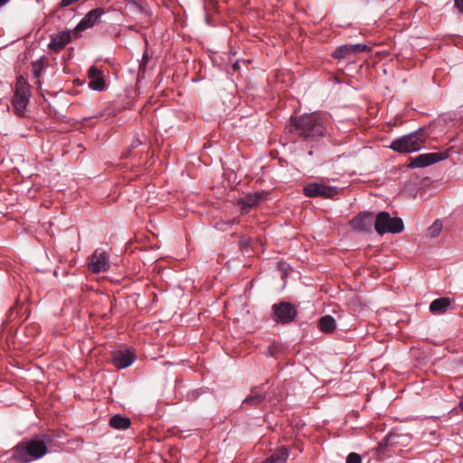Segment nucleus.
<instances>
[{
	"mask_svg": "<svg viewBox=\"0 0 463 463\" xmlns=\"http://www.w3.org/2000/svg\"><path fill=\"white\" fill-rule=\"evenodd\" d=\"M66 221V217L64 215H61L59 217H55L52 222H50V227L54 229H60L58 226H56V223H61Z\"/></svg>",
	"mask_w": 463,
	"mask_h": 463,
	"instance_id": "nucleus-26",
	"label": "nucleus"
},
{
	"mask_svg": "<svg viewBox=\"0 0 463 463\" xmlns=\"http://www.w3.org/2000/svg\"><path fill=\"white\" fill-rule=\"evenodd\" d=\"M110 261L108 250L104 248H97L89 257L88 269L95 274L106 272L109 269Z\"/></svg>",
	"mask_w": 463,
	"mask_h": 463,
	"instance_id": "nucleus-6",
	"label": "nucleus"
},
{
	"mask_svg": "<svg viewBox=\"0 0 463 463\" xmlns=\"http://www.w3.org/2000/svg\"><path fill=\"white\" fill-rule=\"evenodd\" d=\"M455 7L461 13H463V0H454Z\"/></svg>",
	"mask_w": 463,
	"mask_h": 463,
	"instance_id": "nucleus-28",
	"label": "nucleus"
},
{
	"mask_svg": "<svg viewBox=\"0 0 463 463\" xmlns=\"http://www.w3.org/2000/svg\"><path fill=\"white\" fill-rule=\"evenodd\" d=\"M104 12L102 9L96 8L90 10L87 13L84 17L80 21V23L74 28L75 32H83L89 28L93 27L99 19L103 15Z\"/></svg>",
	"mask_w": 463,
	"mask_h": 463,
	"instance_id": "nucleus-10",
	"label": "nucleus"
},
{
	"mask_svg": "<svg viewBox=\"0 0 463 463\" xmlns=\"http://www.w3.org/2000/svg\"><path fill=\"white\" fill-rule=\"evenodd\" d=\"M447 158V155L441 153L420 154L411 160L409 167L419 168L431 165Z\"/></svg>",
	"mask_w": 463,
	"mask_h": 463,
	"instance_id": "nucleus-9",
	"label": "nucleus"
},
{
	"mask_svg": "<svg viewBox=\"0 0 463 463\" xmlns=\"http://www.w3.org/2000/svg\"><path fill=\"white\" fill-rule=\"evenodd\" d=\"M30 97L31 90L29 84L23 76H19L16 80L15 91L12 102L13 108L18 116H25Z\"/></svg>",
	"mask_w": 463,
	"mask_h": 463,
	"instance_id": "nucleus-4",
	"label": "nucleus"
},
{
	"mask_svg": "<svg viewBox=\"0 0 463 463\" xmlns=\"http://www.w3.org/2000/svg\"><path fill=\"white\" fill-rule=\"evenodd\" d=\"M10 0H0V8L5 5Z\"/></svg>",
	"mask_w": 463,
	"mask_h": 463,
	"instance_id": "nucleus-30",
	"label": "nucleus"
},
{
	"mask_svg": "<svg viewBox=\"0 0 463 463\" xmlns=\"http://www.w3.org/2000/svg\"><path fill=\"white\" fill-rule=\"evenodd\" d=\"M373 222V213H362L352 220V225L355 232H369Z\"/></svg>",
	"mask_w": 463,
	"mask_h": 463,
	"instance_id": "nucleus-14",
	"label": "nucleus"
},
{
	"mask_svg": "<svg viewBox=\"0 0 463 463\" xmlns=\"http://www.w3.org/2000/svg\"><path fill=\"white\" fill-rule=\"evenodd\" d=\"M288 457V449L282 447L277 452L270 455L268 458H266L263 463H285Z\"/></svg>",
	"mask_w": 463,
	"mask_h": 463,
	"instance_id": "nucleus-19",
	"label": "nucleus"
},
{
	"mask_svg": "<svg viewBox=\"0 0 463 463\" xmlns=\"http://www.w3.org/2000/svg\"><path fill=\"white\" fill-rule=\"evenodd\" d=\"M148 61V55L146 52H145L142 56V62H141V65H145Z\"/></svg>",
	"mask_w": 463,
	"mask_h": 463,
	"instance_id": "nucleus-29",
	"label": "nucleus"
},
{
	"mask_svg": "<svg viewBox=\"0 0 463 463\" xmlns=\"http://www.w3.org/2000/svg\"><path fill=\"white\" fill-rule=\"evenodd\" d=\"M272 309L275 320L282 324L292 322L298 315L296 307L288 302L275 304Z\"/></svg>",
	"mask_w": 463,
	"mask_h": 463,
	"instance_id": "nucleus-7",
	"label": "nucleus"
},
{
	"mask_svg": "<svg viewBox=\"0 0 463 463\" xmlns=\"http://www.w3.org/2000/svg\"><path fill=\"white\" fill-rule=\"evenodd\" d=\"M88 76H89L90 80H94V79H98L99 77H102L103 73H102V71L99 68H97L95 66H91L89 69Z\"/></svg>",
	"mask_w": 463,
	"mask_h": 463,
	"instance_id": "nucleus-23",
	"label": "nucleus"
},
{
	"mask_svg": "<svg viewBox=\"0 0 463 463\" xmlns=\"http://www.w3.org/2000/svg\"><path fill=\"white\" fill-rule=\"evenodd\" d=\"M135 358V354L129 349L118 350L113 354L112 362L118 369H124L131 365Z\"/></svg>",
	"mask_w": 463,
	"mask_h": 463,
	"instance_id": "nucleus-11",
	"label": "nucleus"
},
{
	"mask_svg": "<svg viewBox=\"0 0 463 463\" xmlns=\"http://www.w3.org/2000/svg\"><path fill=\"white\" fill-rule=\"evenodd\" d=\"M425 140V132L422 129H418L394 138L389 148L399 153H415L423 147Z\"/></svg>",
	"mask_w": 463,
	"mask_h": 463,
	"instance_id": "nucleus-3",
	"label": "nucleus"
},
{
	"mask_svg": "<svg viewBox=\"0 0 463 463\" xmlns=\"http://www.w3.org/2000/svg\"><path fill=\"white\" fill-rule=\"evenodd\" d=\"M265 394L259 390L252 389L251 393L243 400V403L250 406L259 405L265 400Z\"/></svg>",
	"mask_w": 463,
	"mask_h": 463,
	"instance_id": "nucleus-20",
	"label": "nucleus"
},
{
	"mask_svg": "<svg viewBox=\"0 0 463 463\" xmlns=\"http://www.w3.org/2000/svg\"><path fill=\"white\" fill-rule=\"evenodd\" d=\"M263 199L264 196L260 193L248 194L240 200V203L241 204L242 210H246L256 206L263 201Z\"/></svg>",
	"mask_w": 463,
	"mask_h": 463,
	"instance_id": "nucleus-15",
	"label": "nucleus"
},
{
	"mask_svg": "<svg viewBox=\"0 0 463 463\" xmlns=\"http://www.w3.org/2000/svg\"><path fill=\"white\" fill-rule=\"evenodd\" d=\"M105 79L104 77H99L98 79L90 80L89 81V88L95 91H101L105 88Z\"/></svg>",
	"mask_w": 463,
	"mask_h": 463,
	"instance_id": "nucleus-21",
	"label": "nucleus"
},
{
	"mask_svg": "<svg viewBox=\"0 0 463 463\" xmlns=\"http://www.w3.org/2000/svg\"><path fill=\"white\" fill-rule=\"evenodd\" d=\"M403 229V221L400 217H391L387 212H380L375 217L374 230L377 232H397Z\"/></svg>",
	"mask_w": 463,
	"mask_h": 463,
	"instance_id": "nucleus-5",
	"label": "nucleus"
},
{
	"mask_svg": "<svg viewBox=\"0 0 463 463\" xmlns=\"http://www.w3.org/2000/svg\"><path fill=\"white\" fill-rule=\"evenodd\" d=\"M327 115L325 113H307L291 118L289 131L304 137L317 138L324 136Z\"/></svg>",
	"mask_w": 463,
	"mask_h": 463,
	"instance_id": "nucleus-2",
	"label": "nucleus"
},
{
	"mask_svg": "<svg viewBox=\"0 0 463 463\" xmlns=\"http://www.w3.org/2000/svg\"><path fill=\"white\" fill-rule=\"evenodd\" d=\"M51 441V436L46 434L36 435L31 439H24L12 449V458L20 463L35 461L47 454L48 445Z\"/></svg>",
	"mask_w": 463,
	"mask_h": 463,
	"instance_id": "nucleus-1",
	"label": "nucleus"
},
{
	"mask_svg": "<svg viewBox=\"0 0 463 463\" xmlns=\"http://www.w3.org/2000/svg\"><path fill=\"white\" fill-rule=\"evenodd\" d=\"M459 405H460L461 410L463 411V395H462Z\"/></svg>",
	"mask_w": 463,
	"mask_h": 463,
	"instance_id": "nucleus-31",
	"label": "nucleus"
},
{
	"mask_svg": "<svg viewBox=\"0 0 463 463\" xmlns=\"http://www.w3.org/2000/svg\"><path fill=\"white\" fill-rule=\"evenodd\" d=\"M443 229V224L440 220L437 219L430 227L429 232H441Z\"/></svg>",
	"mask_w": 463,
	"mask_h": 463,
	"instance_id": "nucleus-24",
	"label": "nucleus"
},
{
	"mask_svg": "<svg viewBox=\"0 0 463 463\" xmlns=\"http://www.w3.org/2000/svg\"><path fill=\"white\" fill-rule=\"evenodd\" d=\"M318 327L324 333H332L335 329V320L329 315L323 316L318 320Z\"/></svg>",
	"mask_w": 463,
	"mask_h": 463,
	"instance_id": "nucleus-17",
	"label": "nucleus"
},
{
	"mask_svg": "<svg viewBox=\"0 0 463 463\" xmlns=\"http://www.w3.org/2000/svg\"><path fill=\"white\" fill-rule=\"evenodd\" d=\"M450 302L449 298H436L430 303V311L437 314L443 313L449 307Z\"/></svg>",
	"mask_w": 463,
	"mask_h": 463,
	"instance_id": "nucleus-16",
	"label": "nucleus"
},
{
	"mask_svg": "<svg viewBox=\"0 0 463 463\" xmlns=\"http://www.w3.org/2000/svg\"><path fill=\"white\" fill-rule=\"evenodd\" d=\"M303 192L307 197L324 196L332 198L337 194L338 189L334 186H327L322 183H309L305 185Z\"/></svg>",
	"mask_w": 463,
	"mask_h": 463,
	"instance_id": "nucleus-8",
	"label": "nucleus"
},
{
	"mask_svg": "<svg viewBox=\"0 0 463 463\" xmlns=\"http://www.w3.org/2000/svg\"><path fill=\"white\" fill-rule=\"evenodd\" d=\"M345 463H361V456L355 452L350 453Z\"/></svg>",
	"mask_w": 463,
	"mask_h": 463,
	"instance_id": "nucleus-25",
	"label": "nucleus"
},
{
	"mask_svg": "<svg viewBox=\"0 0 463 463\" xmlns=\"http://www.w3.org/2000/svg\"><path fill=\"white\" fill-rule=\"evenodd\" d=\"M42 65L38 63H33V74L35 78H39L42 74Z\"/></svg>",
	"mask_w": 463,
	"mask_h": 463,
	"instance_id": "nucleus-27",
	"label": "nucleus"
},
{
	"mask_svg": "<svg viewBox=\"0 0 463 463\" xmlns=\"http://www.w3.org/2000/svg\"><path fill=\"white\" fill-rule=\"evenodd\" d=\"M71 40L70 31H61L51 36L48 47L55 52H61Z\"/></svg>",
	"mask_w": 463,
	"mask_h": 463,
	"instance_id": "nucleus-12",
	"label": "nucleus"
},
{
	"mask_svg": "<svg viewBox=\"0 0 463 463\" xmlns=\"http://www.w3.org/2000/svg\"><path fill=\"white\" fill-rule=\"evenodd\" d=\"M367 49L368 46L364 43L343 44L335 50L333 56L336 59H345L351 53L362 52Z\"/></svg>",
	"mask_w": 463,
	"mask_h": 463,
	"instance_id": "nucleus-13",
	"label": "nucleus"
},
{
	"mask_svg": "<svg viewBox=\"0 0 463 463\" xmlns=\"http://www.w3.org/2000/svg\"><path fill=\"white\" fill-rule=\"evenodd\" d=\"M130 419L116 414L109 420V425L116 430H126L130 426Z\"/></svg>",
	"mask_w": 463,
	"mask_h": 463,
	"instance_id": "nucleus-18",
	"label": "nucleus"
},
{
	"mask_svg": "<svg viewBox=\"0 0 463 463\" xmlns=\"http://www.w3.org/2000/svg\"><path fill=\"white\" fill-rule=\"evenodd\" d=\"M399 436L397 434H389L385 439L380 443L379 449L382 450L383 448L388 446H392L397 443V439Z\"/></svg>",
	"mask_w": 463,
	"mask_h": 463,
	"instance_id": "nucleus-22",
	"label": "nucleus"
}]
</instances>
